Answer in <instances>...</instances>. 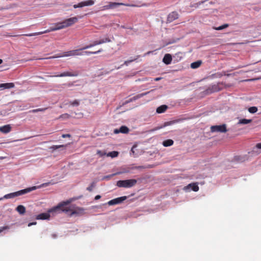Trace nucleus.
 <instances>
[{"mask_svg": "<svg viewBox=\"0 0 261 261\" xmlns=\"http://www.w3.org/2000/svg\"><path fill=\"white\" fill-rule=\"evenodd\" d=\"M38 188L36 186H33L32 187L28 188L25 189L21 190L20 191L11 193L8 194H6L3 197L0 198V200H3L4 199H11L15 197L19 196L24 194H25L28 193H29L32 191L35 190Z\"/></svg>", "mask_w": 261, "mask_h": 261, "instance_id": "nucleus-1", "label": "nucleus"}, {"mask_svg": "<svg viewBox=\"0 0 261 261\" xmlns=\"http://www.w3.org/2000/svg\"><path fill=\"white\" fill-rule=\"evenodd\" d=\"M72 201L71 199L68 200L66 201H63L60 203H59L57 206L50 209L48 211L49 213L53 212H58L60 213L61 212L67 213L69 211V209L65 206L68 204H69Z\"/></svg>", "mask_w": 261, "mask_h": 261, "instance_id": "nucleus-2", "label": "nucleus"}, {"mask_svg": "<svg viewBox=\"0 0 261 261\" xmlns=\"http://www.w3.org/2000/svg\"><path fill=\"white\" fill-rule=\"evenodd\" d=\"M137 180L130 179L126 180H120L117 181L116 186L120 188H130L137 184Z\"/></svg>", "mask_w": 261, "mask_h": 261, "instance_id": "nucleus-3", "label": "nucleus"}, {"mask_svg": "<svg viewBox=\"0 0 261 261\" xmlns=\"http://www.w3.org/2000/svg\"><path fill=\"white\" fill-rule=\"evenodd\" d=\"M57 30H58V28H57V27L56 26V24H55V27H51L49 29L45 30L44 31L36 32V33H30V34H23V35L25 36H28V37H32V36H34L42 35L44 33H47L50 32L51 31H57Z\"/></svg>", "mask_w": 261, "mask_h": 261, "instance_id": "nucleus-4", "label": "nucleus"}, {"mask_svg": "<svg viewBox=\"0 0 261 261\" xmlns=\"http://www.w3.org/2000/svg\"><path fill=\"white\" fill-rule=\"evenodd\" d=\"M79 73L77 71H65L59 74L50 75V77H64V76H77Z\"/></svg>", "mask_w": 261, "mask_h": 261, "instance_id": "nucleus-5", "label": "nucleus"}, {"mask_svg": "<svg viewBox=\"0 0 261 261\" xmlns=\"http://www.w3.org/2000/svg\"><path fill=\"white\" fill-rule=\"evenodd\" d=\"M211 130L212 132L225 133L227 132L226 126L225 124L212 126Z\"/></svg>", "mask_w": 261, "mask_h": 261, "instance_id": "nucleus-6", "label": "nucleus"}, {"mask_svg": "<svg viewBox=\"0 0 261 261\" xmlns=\"http://www.w3.org/2000/svg\"><path fill=\"white\" fill-rule=\"evenodd\" d=\"M95 3L93 0H87L86 1H83L77 4H75L73 6L74 9L79 8H83L85 6H92Z\"/></svg>", "mask_w": 261, "mask_h": 261, "instance_id": "nucleus-7", "label": "nucleus"}, {"mask_svg": "<svg viewBox=\"0 0 261 261\" xmlns=\"http://www.w3.org/2000/svg\"><path fill=\"white\" fill-rule=\"evenodd\" d=\"M125 5L123 3H116V2H109V5H105L102 7V10H108V9H114L119 6Z\"/></svg>", "mask_w": 261, "mask_h": 261, "instance_id": "nucleus-8", "label": "nucleus"}, {"mask_svg": "<svg viewBox=\"0 0 261 261\" xmlns=\"http://www.w3.org/2000/svg\"><path fill=\"white\" fill-rule=\"evenodd\" d=\"M78 21V18L76 17H73L71 18H69L65 19L63 21V23L64 26V28H67L70 27L75 23L77 22Z\"/></svg>", "mask_w": 261, "mask_h": 261, "instance_id": "nucleus-9", "label": "nucleus"}, {"mask_svg": "<svg viewBox=\"0 0 261 261\" xmlns=\"http://www.w3.org/2000/svg\"><path fill=\"white\" fill-rule=\"evenodd\" d=\"M127 197L126 196L118 197L110 200L109 201H108V204L109 205L120 204L123 202L124 200H125L127 199Z\"/></svg>", "mask_w": 261, "mask_h": 261, "instance_id": "nucleus-10", "label": "nucleus"}, {"mask_svg": "<svg viewBox=\"0 0 261 261\" xmlns=\"http://www.w3.org/2000/svg\"><path fill=\"white\" fill-rule=\"evenodd\" d=\"M184 190L186 192H189L191 190H193L195 192H197L199 190V187L196 183L190 184L184 188Z\"/></svg>", "mask_w": 261, "mask_h": 261, "instance_id": "nucleus-11", "label": "nucleus"}, {"mask_svg": "<svg viewBox=\"0 0 261 261\" xmlns=\"http://www.w3.org/2000/svg\"><path fill=\"white\" fill-rule=\"evenodd\" d=\"M178 17V14L176 12H172L170 13L167 17V22H171L174 20L177 19Z\"/></svg>", "mask_w": 261, "mask_h": 261, "instance_id": "nucleus-12", "label": "nucleus"}, {"mask_svg": "<svg viewBox=\"0 0 261 261\" xmlns=\"http://www.w3.org/2000/svg\"><path fill=\"white\" fill-rule=\"evenodd\" d=\"M113 36H110L108 35H105L103 37L99 39V41L101 44L106 43H109L112 42V40L114 39Z\"/></svg>", "mask_w": 261, "mask_h": 261, "instance_id": "nucleus-13", "label": "nucleus"}, {"mask_svg": "<svg viewBox=\"0 0 261 261\" xmlns=\"http://www.w3.org/2000/svg\"><path fill=\"white\" fill-rule=\"evenodd\" d=\"M129 132V129L126 126H121L119 129H115L114 130V133L116 134H117L119 133H121L123 134H126Z\"/></svg>", "mask_w": 261, "mask_h": 261, "instance_id": "nucleus-14", "label": "nucleus"}, {"mask_svg": "<svg viewBox=\"0 0 261 261\" xmlns=\"http://www.w3.org/2000/svg\"><path fill=\"white\" fill-rule=\"evenodd\" d=\"M171 61H172L171 55L169 54H166L163 59V62L166 65H169L171 63Z\"/></svg>", "mask_w": 261, "mask_h": 261, "instance_id": "nucleus-15", "label": "nucleus"}, {"mask_svg": "<svg viewBox=\"0 0 261 261\" xmlns=\"http://www.w3.org/2000/svg\"><path fill=\"white\" fill-rule=\"evenodd\" d=\"M11 130V126L9 124L5 125L0 127V132L7 134Z\"/></svg>", "mask_w": 261, "mask_h": 261, "instance_id": "nucleus-16", "label": "nucleus"}, {"mask_svg": "<svg viewBox=\"0 0 261 261\" xmlns=\"http://www.w3.org/2000/svg\"><path fill=\"white\" fill-rule=\"evenodd\" d=\"M50 215L48 213H41L37 215L36 219L38 220H47L49 219Z\"/></svg>", "mask_w": 261, "mask_h": 261, "instance_id": "nucleus-17", "label": "nucleus"}, {"mask_svg": "<svg viewBox=\"0 0 261 261\" xmlns=\"http://www.w3.org/2000/svg\"><path fill=\"white\" fill-rule=\"evenodd\" d=\"M14 87V84L13 83H8L0 84V88L1 90L5 89H11Z\"/></svg>", "mask_w": 261, "mask_h": 261, "instance_id": "nucleus-18", "label": "nucleus"}, {"mask_svg": "<svg viewBox=\"0 0 261 261\" xmlns=\"http://www.w3.org/2000/svg\"><path fill=\"white\" fill-rule=\"evenodd\" d=\"M80 49H75L69 51L70 56H82L83 55V53L80 52Z\"/></svg>", "mask_w": 261, "mask_h": 261, "instance_id": "nucleus-19", "label": "nucleus"}, {"mask_svg": "<svg viewBox=\"0 0 261 261\" xmlns=\"http://www.w3.org/2000/svg\"><path fill=\"white\" fill-rule=\"evenodd\" d=\"M167 108L168 107L166 105H162L156 109V112L159 114L162 113H164Z\"/></svg>", "mask_w": 261, "mask_h": 261, "instance_id": "nucleus-20", "label": "nucleus"}, {"mask_svg": "<svg viewBox=\"0 0 261 261\" xmlns=\"http://www.w3.org/2000/svg\"><path fill=\"white\" fill-rule=\"evenodd\" d=\"M173 141L171 139H168L163 142L162 144L165 147L171 146L173 144Z\"/></svg>", "mask_w": 261, "mask_h": 261, "instance_id": "nucleus-21", "label": "nucleus"}, {"mask_svg": "<svg viewBox=\"0 0 261 261\" xmlns=\"http://www.w3.org/2000/svg\"><path fill=\"white\" fill-rule=\"evenodd\" d=\"M16 211L21 215H23L25 212V208L23 205H19L16 207Z\"/></svg>", "mask_w": 261, "mask_h": 261, "instance_id": "nucleus-22", "label": "nucleus"}, {"mask_svg": "<svg viewBox=\"0 0 261 261\" xmlns=\"http://www.w3.org/2000/svg\"><path fill=\"white\" fill-rule=\"evenodd\" d=\"M69 53L68 51H66L62 54L61 55L56 56H53L50 57L49 58H47V59H54V58H57L60 57H69Z\"/></svg>", "mask_w": 261, "mask_h": 261, "instance_id": "nucleus-23", "label": "nucleus"}, {"mask_svg": "<svg viewBox=\"0 0 261 261\" xmlns=\"http://www.w3.org/2000/svg\"><path fill=\"white\" fill-rule=\"evenodd\" d=\"M201 63L202 62L201 61H197L191 64V67L192 69L197 68L201 65Z\"/></svg>", "mask_w": 261, "mask_h": 261, "instance_id": "nucleus-24", "label": "nucleus"}, {"mask_svg": "<svg viewBox=\"0 0 261 261\" xmlns=\"http://www.w3.org/2000/svg\"><path fill=\"white\" fill-rule=\"evenodd\" d=\"M84 210L83 208H79L77 210L73 211L70 214V216H72L74 215H79L80 214L83 213Z\"/></svg>", "mask_w": 261, "mask_h": 261, "instance_id": "nucleus-25", "label": "nucleus"}, {"mask_svg": "<svg viewBox=\"0 0 261 261\" xmlns=\"http://www.w3.org/2000/svg\"><path fill=\"white\" fill-rule=\"evenodd\" d=\"M252 122L251 119H241L239 120L238 124H246Z\"/></svg>", "mask_w": 261, "mask_h": 261, "instance_id": "nucleus-26", "label": "nucleus"}, {"mask_svg": "<svg viewBox=\"0 0 261 261\" xmlns=\"http://www.w3.org/2000/svg\"><path fill=\"white\" fill-rule=\"evenodd\" d=\"M228 27V24H224L220 27H213V29L215 30L220 31L222 30L223 29H226Z\"/></svg>", "mask_w": 261, "mask_h": 261, "instance_id": "nucleus-27", "label": "nucleus"}, {"mask_svg": "<svg viewBox=\"0 0 261 261\" xmlns=\"http://www.w3.org/2000/svg\"><path fill=\"white\" fill-rule=\"evenodd\" d=\"M103 50L102 49H100L97 51H86L84 52V53L87 55H90L92 54H97L98 53H100L102 52Z\"/></svg>", "mask_w": 261, "mask_h": 261, "instance_id": "nucleus-28", "label": "nucleus"}, {"mask_svg": "<svg viewBox=\"0 0 261 261\" xmlns=\"http://www.w3.org/2000/svg\"><path fill=\"white\" fill-rule=\"evenodd\" d=\"M147 93H141V94H139L134 97H133L132 98V100L133 101H135L139 98H140L141 97H142L143 96H144V95H146Z\"/></svg>", "mask_w": 261, "mask_h": 261, "instance_id": "nucleus-29", "label": "nucleus"}, {"mask_svg": "<svg viewBox=\"0 0 261 261\" xmlns=\"http://www.w3.org/2000/svg\"><path fill=\"white\" fill-rule=\"evenodd\" d=\"M120 173H121V172H117V173H114V174H110V175H109L105 176H103L102 177V180H109L113 176H115L116 175H117V174H119Z\"/></svg>", "mask_w": 261, "mask_h": 261, "instance_id": "nucleus-30", "label": "nucleus"}, {"mask_svg": "<svg viewBox=\"0 0 261 261\" xmlns=\"http://www.w3.org/2000/svg\"><path fill=\"white\" fill-rule=\"evenodd\" d=\"M118 152L117 151H115L110 152L107 154L108 156H111L112 158L116 157L118 156Z\"/></svg>", "mask_w": 261, "mask_h": 261, "instance_id": "nucleus-31", "label": "nucleus"}, {"mask_svg": "<svg viewBox=\"0 0 261 261\" xmlns=\"http://www.w3.org/2000/svg\"><path fill=\"white\" fill-rule=\"evenodd\" d=\"M248 111L251 114H254L257 111V108L256 107H251L248 109Z\"/></svg>", "mask_w": 261, "mask_h": 261, "instance_id": "nucleus-32", "label": "nucleus"}, {"mask_svg": "<svg viewBox=\"0 0 261 261\" xmlns=\"http://www.w3.org/2000/svg\"><path fill=\"white\" fill-rule=\"evenodd\" d=\"M256 149H261V143H257L256 145L255 148H254L253 150H252L253 153H255L256 154H258L259 152H257L255 151Z\"/></svg>", "mask_w": 261, "mask_h": 261, "instance_id": "nucleus-33", "label": "nucleus"}, {"mask_svg": "<svg viewBox=\"0 0 261 261\" xmlns=\"http://www.w3.org/2000/svg\"><path fill=\"white\" fill-rule=\"evenodd\" d=\"M56 26L58 28V30L65 28L63 23V21L56 23Z\"/></svg>", "mask_w": 261, "mask_h": 261, "instance_id": "nucleus-34", "label": "nucleus"}, {"mask_svg": "<svg viewBox=\"0 0 261 261\" xmlns=\"http://www.w3.org/2000/svg\"><path fill=\"white\" fill-rule=\"evenodd\" d=\"M70 103L73 106H78L80 104V102L78 100H74L73 101H70Z\"/></svg>", "mask_w": 261, "mask_h": 261, "instance_id": "nucleus-35", "label": "nucleus"}, {"mask_svg": "<svg viewBox=\"0 0 261 261\" xmlns=\"http://www.w3.org/2000/svg\"><path fill=\"white\" fill-rule=\"evenodd\" d=\"M95 184L94 182H92L90 186L87 187V190L89 191H92L94 188Z\"/></svg>", "mask_w": 261, "mask_h": 261, "instance_id": "nucleus-36", "label": "nucleus"}, {"mask_svg": "<svg viewBox=\"0 0 261 261\" xmlns=\"http://www.w3.org/2000/svg\"><path fill=\"white\" fill-rule=\"evenodd\" d=\"M93 46H94L93 45V43H91L90 44H89L88 45H86V46L83 47V48H81L80 50H84V49L90 48H91V47H92Z\"/></svg>", "mask_w": 261, "mask_h": 261, "instance_id": "nucleus-37", "label": "nucleus"}, {"mask_svg": "<svg viewBox=\"0 0 261 261\" xmlns=\"http://www.w3.org/2000/svg\"><path fill=\"white\" fill-rule=\"evenodd\" d=\"M174 123V121H169V122H166L164 123L163 126L161 127V128H162L163 127H165L168 125H170Z\"/></svg>", "mask_w": 261, "mask_h": 261, "instance_id": "nucleus-38", "label": "nucleus"}, {"mask_svg": "<svg viewBox=\"0 0 261 261\" xmlns=\"http://www.w3.org/2000/svg\"><path fill=\"white\" fill-rule=\"evenodd\" d=\"M136 60V59L125 61L124 62L123 65H125L126 66H128L129 63H130L131 62H132L133 61H135Z\"/></svg>", "mask_w": 261, "mask_h": 261, "instance_id": "nucleus-39", "label": "nucleus"}, {"mask_svg": "<svg viewBox=\"0 0 261 261\" xmlns=\"http://www.w3.org/2000/svg\"><path fill=\"white\" fill-rule=\"evenodd\" d=\"M97 154L98 155H99L100 156H102L105 155L106 153V152L102 151L101 150H97Z\"/></svg>", "mask_w": 261, "mask_h": 261, "instance_id": "nucleus-40", "label": "nucleus"}, {"mask_svg": "<svg viewBox=\"0 0 261 261\" xmlns=\"http://www.w3.org/2000/svg\"><path fill=\"white\" fill-rule=\"evenodd\" d=\"M8 229H9V227L8 226L0 227V233Z\"/></svg>", "mask_w": 261, "mask_h": 261, "instance_id": "nucleus-41", "label": "nucleus"}, {"mask_svg": "<svg viewBox=\"0 0 261 261\" xmlns=\"http://www.w3.org/2000/svg\"><path fill=\"white\" fill-rule=\"evenodd\" d=\"M64 145H54L51 147V148L54 150H56L60 147H64Z\"/></svg>", "mask_w": 261, "mask_h": 261, "instance_id": "nucleus-42", "label": "nucleus"}, {"mask_svg": "<svg viewBox=\"0 0 261 261\" xmlns=\"http://www.w3.org/2000/svg\"><path fill=\"white\" fill-rule=\"evenodd\" d=\"M92 43H93V45L94 46L101 44V43H100L99 40L94 41H93Z\"/></svg>", "mask_w": 261, "mask_h": 261, "instance_id": "nucleus-43", "label": "nucleus"}, {"mask_svg": "<svg viewBox=\"0 0 261 261\" xmlns=\"http://www.w3.org/2000/svg\"><path fill=\"white\" fill-rule=\"evenodd\" d=\"M47 108H39V109H37V112H44Z\"/></svg>", "mask_w": 261, "mask_h": 261, "instance_id": "nucleus-44", "label": "nucleus"}, {"mask_svg": "<svg viewBox=\"0 0 261 261\" xmlns=\"http://www.w3.org/2000/svg\"><path fill=\"white\" fill-rule=\"evenodd\" d=\"M60 118H69V115H68V114H63L62 115L60 116Z\"/></svg>", "mask_w": 261, "mask_h": 261, "instance_id": "nucleus-45", "label": "nucleus"}, {"mask_svg": "<svg viewBox=\"0 0 261 261\" xmlns=\"http://www.w3.org/2000/svg\"><path fill=\"white\" fill-rule=\"evenodd\" d=\"M136 148V145H134L131 149V153L135 155V149Z\"/></svg>", "mask_w": 261, "mask_h": 261, "instance_id": "nucleus-46", "label": "nucleus"}, {"mask_svg": "<svg viewBox=\"0 0 261 261\" xmlns=\"http://www.w3.org/2000/svg\"><path fill=\"white\" fill-rule=\"evenodd\" d=\"M70 137V135L69 134H63L62 135V137L63 138H65Z\"/></svg>", "mask_w": 261, "mask_h": 261, "instance_id": "nucleus-47", "label": "nucleus"}, {"mask_svg": "<svg viewBox=\"0 0 261 261\" xmlns=\"http://www.w3.org/2000/svg\"><path fill=\"white\" fill-rule=\"evenodd\" d=\"M35 224H36V222L30 223L28 224V226H32L33 225H35Z\"/></svg>", "mask_w": 261, "mask_h": 261, "instance_id": "nucleus-48", "label": "nucleus"}, {"mask_svg": "<svg viewBox=\"0 0 261 261\" xmlns=\"http://www.w3.org/2000/svg\"><path fill=\"white\" fill-rule=\"evenodd\" d=\"M101 196L99 195H96L95 197V200H98V199H99L100 198Z\"/></svg>", "mask_w": 261, "mask_h": 261, "instance_id": "nucleus-49", "label": "nucleus"}, {"mask_svg": "<svg viewBox=\"0 0 261 261\" xmlns=\"http://www.w3.org/2000/svg\"><path fill=\"white\" fill-rule=\"evenodd\" d=\"M31 113H35L37 112V109H33L30 111Z\"/></svg>", "mask_w": 261, "mask_h": 261, "instance_id": "nucleus-50", "label": "nucleus"}, {"mask_svg": "<svg viewBox=\"0 0 261 261\" xmlns=\"http://www.w3.org/2000/svg\"><path fill=\"white\" fill-rule=\"evenodd\" d=\"M161 79V77H156L154 79L155 81H158Z\"/></svg>", "mask_w": 261, "mask_h": 261, "instance_id": "nucleus-51", "label": "nucleus"}, {"mask_svg": "<svg viewBox=\"0 0 261 261\" xmlns=\"http://www.w3.org/2000/svg\"><path fill=\"white\" fill-rule=\"evenodd\" d=\"M133 101V100H132V98H130L127 101V102H132Z\"/></svg>", "mask_w": 261, "mask_h": 261, "instance_id": "nucleus-52", "label": "nucleus"}, {"mask_svg": "<svg viewBox=\"0 0 261 261\" xmlns=\"http://www.w3.org/2000/svg\"><path fill=\"white\" fill-rule=\"evenodd\" d=\"M52 237L53 238H56L57 237V236L55 234H52Z\"/></svg>", "mask_w": 261, "mask_h": 261, "instance_id": "nucleus-53", "label": "nucleus"}, {"mask_svg": "<svg viewBox=\"0 0 261 261\" xmlns=\"http://www.w3.org/2000/svg\"><path fill=\"white\" fill-rule=\"evenodd\" d=\"M3 63V60L2 59H0V64H1Z\"/></svg>", "mask_w": 261, "mask_h": 261, "instance_id": "nucleus-54", "label": "nucleus"}, {"mask_svg": "<svg viewBox=\"0 0 261 261\" xmlns=\"http://www.w3.org/2000/svg\"><path fill=\"white\" fill-rule=\"evenodd\" d=\"M123 66V65H121L120 67H118V68H117V69H119L122 66Z\"/></svg>", "mask_w": 261, "mask_h": 261, "instance_id": "nucleus-55", "label": "nucleus"}, {"mask_svg": "<svg viewBox=\"0 0 261 261\" xmlns=\"http://www.w3.org/2000/svg\"><path fill=\"white\" fill-rule=\"evenodd\" d=\"M150 53H151V51H148V52H147V54H146L149 55V54H150Z\"/></svg>", "mask_w": 261, "mask_h": 261, "instance_id": "nucleus-56", "label": "nucleus"}, {"mask_svg": "<svg viewBox=\"0 0 261 261\" xmlns=\"http://www.w3.org/2000/svg\"><path fill=\"white\" fill-rule=\"evenodd\" d=\"M121 27L123 28H125V27L124 26H122Z\"/></svg>", "mask_w": 261, "mask_h": 261, "instance_id": "nucleus-57", "label": "nucleus"}, {"mask_svg": "<svg viewBox=\"0 0 261 261\" xmlns=\"http://www.w3.org/2000/svg\"><path fill=\"white\" fill-rule=\"evenodd\" d=\"M2 9H0V10H2Z\"/></svg>", "mask_w": 261, "mask_h": 261, "instance_id": "nucleus-58", "label": "nucleus"}]
</instances>
